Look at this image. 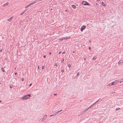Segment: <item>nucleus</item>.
Returning <instances> with one entry per match:
<instances>
[{
  "mask_svg": "<svg viewBox=\"0 0 123 123\" xmlns=\"http://www.w3.org/2000/svg\"><path fill=\"white\" fill-rule=\"evenodd\" d=\"M59 54H61V52L60 51L59 52Z\"/></svg>",
  "mask_w": 123,
  "mask_h": 123,
  "instance_id": "37998d69",
  "label": "nucleus"
},
{
  "mask_svg": "<svg viewBox=\"0 0 123 123\" xmlns=\"http://www.w3.org/2000/svg\"><path fill=\"white\" fill-rule=\"evenodd\" d=\"M15 75H16L17 74V73H15Z\"/></svg>",
  "mask_w": 123,
  "mask_h": 123,
  "instance_id": "4c0bfd02",
  "label": "nucleus"
},
{
  "mask_svg": "<svg viewBox=\"0 0 123 123\" xmlns=\"http://www.w3.org/2000/svg\"><path fill=\"white\" fill-rule=\"evenodd\" d=\"M100 100V99H98V100L97 101H96L95 103H96L99 100Z\"/></svg>",
  "mask_w": 123,
  "mask_h": 123,
  "instance_id": "72a5a7b5",
  "label": "nucleus"
},
{
  "mask_svg": "<svg viewBox=\"0 0 123 123\" xmlns=\"http://www.w3.org/2000/svg\"><path fill=\"white\" fill-rule=\"evenodd\" d=\"M13 16H12V17H10V18H9L8 19V20L9 22H10V21H11L12 19L13 18Z\"/></svg>",
  "mask_w": 123,
  "mask_h": 123,
  "instance_id": "0eeeda50",
  "label": "nucleus"
},
{
  "mask_svg": "<svg viewBox=\"0 0 123 123\" xmlns=\"http://www.w3.org/2000/svg\"><path fill=\"white\" fill-rule=\"evenodd\" d=\"M43 121H44V120H43V119L41 121L42 122H43Z\"/></svg>",
  "mask_w": 123,
  "mask_h": 123,
  "instance_id": "c03bdc74",
  "label": "nucleus"
},
{
  "mask_svg": "<svg viewBox=\"0 0 123 123\" xmlns=\"http://www.w3.org/2000/svg\"><path fill=\"white\" fill-rule=\"evenodd\" d=\"M44 68V66H43L42 67V69H43V68Z\"/></svg>",
  "mask_w": 123,
  "mask_h": 123,
  "instance_id": "cd10ccee",
  "label": "nucleus"
},
{
  "mask_svg": "<svg viewBox=\"0 0 123 123\" xmlns=\"http://www.w3.org/2000/svg\"><path fill=\"white\" fill-rule=\"evenodd\" d=\"M114 93V92H113V93Z\"/></svg>",
  "mask_w": 123,
  "mask_h": 123,
  "instance_id": "3c124183",
  "label": "nucleus"
},
{
  "mask_svg": "<svg viewBox=\"0 0 123 123\" xmlns=\"http://www.w3.org/2000/svg\"><path fill=\"white\" fill-rule=\"evenodd\" d=\"M79 74V73H78L77 74V76H78Z\"/></svg>",
  "mask_w": 123,
  "mask_h": 123,
  "instance_id": "7c9ffc66",
  "label": "nucleus"
},
{
  "mask_svg": "<svg viewBox=\"0 0 123 123\" xmlns=\"http://www.w3.org/2000/svg\"><path fill=\"white\" fill-rule=\"evenodd\" d=\"M44 57L45 58V55L44 56Z\"/></svg>",
  "mask_w": 123,
  "mask_h": 123,
  "instance_id": "a18cd8bd",
  "label": "nucleus"
},
{
  "mask_svg": "<svg viewBox=\"0 0 123 123\" xmlns=\"http://www.w3.org/2000/svg\"><path fill=\"white\" fill-rule=\"evenodd\" d=\"M89 49L90 50L91 49V47H89Z\"/></svg>",
  "mask_w": 123,
  "mask_h": 123,
  "instance_id": "a19ab883",
  "label": "nucleus"
},
{
  "mask_svg": "<svg viewBox=\"0 0 123 123\" xmlns=\"http://www.w3.org/2000/svg\"><path fill=\"white\" fill-rule=\"evenodd\" d=\"M96 59V56H94L93 58V60H95Z\"/></svg>",
  "mask_w": 123,
  "mask_h": 123,
  "instance_id": "6ab92c4d",
  "label": "nucleus"
},
{
  "mask_svg": "<svg viewBox=\"0 0 123 123\" xmlns=\"http://www.w3.org/2000/svg\"><path fill=\"white\" fill-rule=\"evenodd\" d=\"M91 107V106H89L88 107L87 109H86L85 111H84L81 112V114H84L85 112H86V111L89 109H90Z\"/></svg>",
  "mask_w": 123,
  "mask_h": 123,
  "instance_id": "7ed1b4c3",
  "label": "nucleus"
},
{
  "mask_svg": "<svg viewBox=\"0 0 123 123\" xmlns=\"http://www.w3.org/2000/svg\"><path fill=\"white\" fill-rule=\"evenodd\" d=\"M64 70L63 69H62L61 70V71L62 72H64Z\"/></svg>",
  "mask_w": 123,
  "mask_h": 123,
  "instance_id": "473e14b6",
  "label": "nucleus"
},
{
  "mask_svg": "<svg viewBox=\"0 0 123 123\" xmlns=\"http://www.w3.org/2000/svg\"><path fill=\"white\" fill-rule=\"evenodd\" d=\"M64 59H62V60L61 62H63V61H64Z\"/></svg>",
  "mask_w": 123,
  "mask_h": 123,
  "instance_id": "bb28decb",
  "label": "nucleus"
},
{
  "mask_svg": "<svg viewBox=\"0 0 123 123\" xmlns=\"http://www.w3.org/2000/svg\"><path fill=\"white\" fill-rule=\"evenodd\" d=\"M68 38H64V39H61V40L62 41V40H63V39H68Z\"/></svg>",
  "mask_w": 123,
  "mask_h": 123,
  "instance_id": "c85d7f7f",
  "label": "nucleus"
},
{
  "mask_svg": "<svg viewBox=\"0 0 123 123\" xmlns=\"http://www.w3.org/2000/svg\"><path fill=\"white\" fill-rule=\"evenodd\" d=\"M118 82L119 81L117 80H116L114 81L113 82H112L111 83L112 85H115L117 83V82Z\"/></svg>",
  "mask_w": 123,
  "mask_h": 123,
  "instance_id": "20e7f679",
  "label": "nucleus"
},
{
  "mask_svg": "<svg viewBox=\"0 0 123 123\" xmlns=\"http://www.w3.org/2000/svg\"><path fill=\"white\" fill-rule=\"evenodd\" d=\"M56 115V113H55L53 114H52L50 116V117H52V116H55V115Z\"/></svg>",
  "mask_w": 123,
  "mask_h": 123,
  "instance_id": "ddd939ff",
  "label": "nucleus"
},
{
  "mask_svg": "<svg viewBox=\"0 0 123 123\" xmlns=\"http://www.w3.org/2000/svg\"><path fill=\"white\" fill-rule=\"evenodd\" d=\"M24 79L23 78H21V80L22 81H24Z\"/></svg>",
  "mask_w": 123,
  "mask_h": 123,
  "instance_id": "5701e85b",
  "label": "nucleus"
},
{
  "mask_svg": "<svg viewBox=\"0 0 123 123\" xmlns=\"http://www.w3.org/2000/svg\"><path fill=\"white\" fill-rule=\"evenodd\" d=\"M47 115H46L44 116L43 117V120H45L47 117Z\"/></svg>",
  "mask_w": 123,
  "mask_h": 123,
  "instance_id": "423d86ee",
  "label": "nucleus"
},
{
  "mask_svg": "<svg viewBox=\"0 0 123 123\" xmlns=\"http://www.w3.org/2000/svg\"><path fill=\"white\" fill-rule=\"evenodd\" d=\"M10 87L11 88H12V86H10Z\"/></svg>",
  "mask_w": 123,
  "mask_h": 123,
  "instance_id": "79ce46f5",
  "label": "nucleus"
},
{
  "mask_svg": "<svg viewBox=\"0 0 123 123\" xmlns=\"http://www.w3.org/2000/svg\"><path fill=\"white\" fill-rule=\"evenodd\" d=\"M95 103H94L93 104H92V105H91L90 106H91V107L92 106H93V105H94V104H95Z\"/></svg>",
  "mask_w": 123,
  "mask_h": 123,
  "instance_id": "4be33fe9",
  "label": "nucleus"
},
{
  "mask_svg": "<svg viewBox=\"0 0 123 123\" xmlns=\"http://www.w3.org/2000/svg\"><path fill=\"white\" fill-rule=\"evenodd\" d=\"M42 0H35V1H34V3H37L38 2V1H41Z\"/></svg>",
  "mask_w": 123,
  "mask_h": 123,
  "instance_id": "9b49d317",
  "label": "nucleus"
},
{
  "mask_svg": "<svg viewBox=\"0 0 123 123\" xmlns=\"http://www.w3.org/2000/svg\"><path fill=\"white\" fill-rule=\"evenodd\" d=\"M49 54L50 55H51V52H50L49 53Z\"/></svg>",
  "mask_w": 123,
  "mask_h": 123,
  "instance_id": "58836bf2",
  "label": "nucleus"
},
{
  "mask_svg": "<svg viewBox=\"0 0 123 123\" xmlns=\"http://www.w3.org/2000/svg\"><path fill=\"white\" fill-rule=\"evenodd\" d=\"M89 43H91V40H89Z\"/></svg>",
  "mask_w": 123,
  "mask_h": 123,
  "instance_id": "f704fd0d",
  "label": "nucleus"
},
{
  "mask_svg": "<svg viewBox=\"0 0 123 123\" xmlns=\"http://www.w3.org/2000/svg\"><path fill=\"white\" fill-rule=\"evenodd\" d=\"M123 63V61L122 60L120 61H119L118 62V64H120L121 63Z\"/></svg>",
  "mask_w": 123,
  "mask_h": 123,
  "instance_id": "1a4fd4ad",
  "label": "nucleus"
},
{
  "mask_svg": "<svg viewBox=\"0 0 123 123\" xmlns=\"http://www.w3.org/2000/svg\"><path fill=\"white\" fill-rule=\"evenodd\" d=\"M73 53H74V51H73Z\"/></svg>",
  "mask_w": 123,
  "mask_h": 123,
  "instance_id": "09e8293b",
  "label": "nucleus"
},
{
  "mask_svg": "<svg viewBox=\"0 0 123 123\" xmlns=\"http://www.w3.org/2000/svg\"><path fill=\"white\" fill-rule=\"evenodd\" d=\"M51 10H52V8H51Z\"/></svg>",
  "mask_w": 123,
  "mask_h": 123,
  "instance_id": "8fccbe9b",
  "label": "nucleus"
},
{
  "mask_svg": "<svg viewBox=\"0 0 123 123\" xmlns=\"http://www.w3.org/2000/svg\"><path fill=\"white\" fill-rule=\"evenodd\" d=\"M65 11L66 12H67V10H65Z\"/></svg>",
  "mask_w": 123,
  "mask_h": 123,
  "instance_id": "49530a36",
  "label": "nucleus"
},
{
  "mask_svg": "<svg viewBox=\"0 0 123 123\" xmlns=\"http://www.w3.org/2000/svg\"><path fill=\"white\" fill-rule=\"evenodd\" d=\"M102 5L103 6H105V4L104 3V2H102Z\"/></svg>",
  "mask_w": 123,
  "mask_h": 123,
  "instance_id": "aec40b11",
  "label": "nucleus"
},
{
  "mask_svg": "<svg viewBox=\"0 0 123 123\" xmlns=\"http://www.w3.org/2000/svg\"><path fill=\"white\" fill-rule=\"evenodd\" d=\"M120 109V108H117L116 109V111H117L118 110H119Z\"/></svg>",
  "mask_w": 123,
  "mask_h": 123,
  "instance_id": "412c9836",
  "label": "nucleus"
},
{
  "mask_svg": "<svg viewBox=\"0 0 123 123\" xmlns=\"http://www.w3.org/2000/svg\"><path fill=\"white\" fill-rule=\"evenodd\" d=\"M1 102V101H0V102Z\"/></svg>",
  "mask_w": 123,
  "mask_h": 123,
  "instance_id": "864d4df0",
  "label": "nucleus"
},
{
  "mask_svg": "<svg viewBox=\"0 0 123 123\" xmlns=\"http://www.w3.org/2000/svg\"><path fill=\"white\" fill-rule=\"evenodd\" d=\"M97 1H98L99 0H96Z\"/></svg>",
  "mask_w": 123,
  "mask_h": 123,
  "instance_id": "603ef678",
  "label": "nucleus"
},
{
  "mask_svg": "<svg viewBox=\"0 0 123 123\" xmlns=\"http://www.w3.org/2000/svg\"><path fill=\"white\" fill-rule=\"evenodd\" d=\"M1 70L3 72H5V70H4L3 68H1Z\"/></svg>",
  "mask_w": 123,
  "mask_h": 123,
  "instance_id": "a211bd4d",
  "label": "nucleus"
},
{
  "mask_svg": "<svg viewBox=\"0 0 123 123\" xmlns=\"http://www.w3.org/2000/svg\"><path fill=\"white\" fill-rule=\"evenodd\" d=\"M30 6V4H29L28 5H27V6H26L25 7V8H28Z\"/></svg>",
  "mask_w": 123,
  "mask_h": 123,
  "instance_id": "4468645a",
  "label": "nucleus"
},
{
  "mask_svg": "<svg viewBox=\"0 0 123 123\" xmlns=\"http://www.w3.org/2000/svg\"><path fill=\"white\" fill-rule=\"evenodd\" d=\"M65 53V52L64 51L62 52V54H64Z\"/></svg>",
  "mask_w": 123,
  "mask_h": 123,
  "instance_id": "c9c22d12",
  "label": "nucleus"
},
{
  "mask_svg": "<svg viewBox=\"0 0 123 123\" xmlns=\"http://www.w3.org/2000/svg\"><path fill=\"white\" fill-rule=\"evenodd\" d=\"M8 4H9L8 2H7V3H5L3 5V6L4 7V6H7L8 5Z\"/></svg>",
  "mask_w": 123,
  "mask_h": 123,
  "instance_id": "6e6552de",
  "label": "nucleus"
},
{
  "mask_svg": "<svg viewBox=\"0 0 123 123\" xmlns=\"http://www.w3.org/2000/svg\"><path fill=\"white\" fill-rule=\"evenodd\" d=\"M71 6L74 9H75L76 8V6L74 5H71Z\"/></svg>",
  "mask_w": 123,
  "mask_h": 123,
  "instance_id": "f8f14e48",
  "label": "nucleus"
},
{
  "mask_svg": "<svg viewBox=\"0 0 123 123\" xmlns=\"http://www.w3.org/2000/svg\"><path fill=\"white\" fill-rule=\"evenodd\" d=\"M86 28V26L85 25H83L80 28V30L82 31L84 29Z\"/></svg>",
  "mask_w": 123,
  "mask_h": 123,
  "instance_id": "39448f33",
  "label": "nucleus"
},
{
  "mask_svg": "<svg viewBox=\"0 0 123 123\" xmlns=\"http://www.w3.org/2000/svg\"><path fill=\"white\" fill-rule=\"evenodd\" d=\"M84 60H85V59H84Z\"/></svg>",
  "mask_w": 123,
  "mask_h": 123,
  "instance_id": "5fc2aeb1",
  "label": "nucleus"
},
{
  "mask_svg": "<svg viewBox=\"0 0 123 123\" xmlns=\"http://www.w3.org/2000/svg\"><path fill=\"white\" fill-rule=\"evenodd\" d=\"M31 84L29 86H31Z\"/></svg>",
  "mask_w": 123,
  "mask_h": 123,
  "instance_id": "de8ad7c7",
  "label": "nucleus"
},
{
  "mask_svg": "<svg viewBox=\"0 0 123 123\" xmlns=\"http://www.w3.org/2000/svg\"><path fill=\"white\" fill-rule=\"evenodd\" d=\"M62 111V110H61L60 111H57L56 112H55V113H56H56H57V114L58 113H59L61 111Z\"/></svg>",
  "mask_w": 123,
  "mask_h": 123,
  "instance_id": "9d476101",
  "label": "nucleus"
},
{
  "mask_svg": "<svg viewBox=\"0 0 123 123\" xmlns=\"http://www.w3.org/2000/svg\"><path fill=\"white\" fill-rule=\"evenodd\" d=\"M71 66V65L70 64H69L68 67H70Z\"/></svg>",
  "mask_w": 123,
  "mask_h": 123,
  "instance_id": "a878e982",
  "label": "nucleus"
},
{
  "mask_svg": "<svg viewBox=\"0 0 123 123\" xmlns=\"http://www.w3.org/2000/svg\"><path fill=\"white\" fill-rule=\"evenodd\" d=\"M31 97V95L28 94V95H26L23 96L22 98V100H25L26 99H28Z\"/></svg>",
  "mask_w": 123,
  "mask_h": 123,
  "instance_id": "f257e3e1",
  "label": "nucleus"
},
{
  "mask_svg": "<svg viewBox=\"0 0 123 123\" xmlns=\"http://www.w3.org/2000/svg\"><path fill=\"white\" fill-rule=\"evenodd\" d=\"M82 4L84 5H87L90 6V4L88 3H87L86 1H83L82 2Z\"/></svg>",
  "mask_w": 123,
  "mask_h": 123,
  "instance_id": "f03ea898",
  "label": "nucleus"
},
{
  "mask_svg": "<svg viewBox=\"0 0 123 123\" xmlns=\"http://www.w3.org/2000/svg\"><path fill=\"white\" fill-rule=\"evenodd\" d=\"M37 68H38V69H39V66H38V67H37Z\"/></svg>",
  "mask_w": 123,
  "mask_h": 123,
  "instance_id": "e433bc0d",
  "label": "nucleus"
},
{
  "mask_svg": "<svg viewBox=\"0 0 123 123\" xmlns=\"http://www.w3.org/2000/svg\"><path fill=\"white\" fill-rule=\"evenodd\" d=\"M0 84H1V83H0Z\"/></svg>",
  "mask_w": 123,
  "mask_h": 123,
  "instance_id": "6e6d98bb",
  "label": "nucleus"
},
{
  "mask_svg": "<svg viewBox=\"0 0 123 123\" xmlns=\"http://www.w3.org/2000/svg\"><path fill=\"white\" fill-rule=\"evenodd\" d=\"M24 12H23L22 13H21L20 15H23V14H24Z\"/></svg>",
  "mask_w": 123,
  "mask_h": 123,
  "instance_id": "2f4dec72",
  "label": "nucleus"
},
{
  "mask_svg": "<svg viewBox=\"0 0 123 123\" xmlns=\"http://www.w3.org/2000/svg\"><path fill=\"white\" fill-rule=\"evenodd\" d=\"M35 4V3H34V2H33L31 3V4H30V6H31V5H33Z\"/></svg>",
  "mask_w": 123,
  "mask_h": 123,
  "instance_id": "2eb2a0df",
  "label": "nucleus"
},
{
  "mask_svg": "<svg viewBox=\"0 0 123 123\" xmlns=\"http://www.w3.org/2000/svg\"><path fill=\"white\" fill-rule=\"evenodd\" d=\"M123 82V78L120 81V83H121Z\"/></svg>",
  "mask_w": 123,
  "mask_h": 123,
  "instance_id": "dca6fc26",
  "label": "nucleus"
},
{
  "mask_svg": "<svg viewBox=\"0 0 123 123\" xmlns=\"http://www.w3.org/2000/svg\"><path fill=\"white\" fill-rule=\"evenodd\" d=\"M2 48H0V52H2Z\"/></svg>",
  "mask_w": 123,
  "mask_h": 123,
  "instance_id": "b1692460",
  "label": "nucleus"
},
{
  "mask_svg": "<svg viewBox=\"0 0 123 123\" xmlns=\"http://www.w3.org/2000/svg\"><path fill=\"white\" fill-rule=\"evenodd\" d=\"M27 9H26L25 10L24 12H24V13H25L27 11Z\"/></svg>",
  "mask_w": 123,
  "mask_h": 123,
  "instance_id": "393cba45",
  "label": "nucleus"
},
{
  "mask_svg": "<svg viewBox=\"0 0 123 123\" xmlns=\"http://www.w3.org/2000/svg\"><path fill=\"white\" fill-rule=\"evenodd\" d=\"M112 85H113L112 84V83H110L108 85V86H110Z\"/></svg>",
  "mask_w": 123,
  "mask_h": 123,
  "instance_id": "f3484780",
  "label": "nucleus"
},
{
  "mask_svg": "<svg viewBox=\"0 0 123 123\" xmlns=\"http://www.w3.org/2000/svg\"><path fill=\"white\" fill-rule=\"evenodd\" d=\"M55 66H57V64L56 63H55Z\"/></svg>",
  "mask_w": 123,
  "mask_h": 123,
  "instance_id": "c756f323",
  "label": "nucleus"
},
{
  "mask_svg": "<svg viewBox=\"0 0 123 123\" xmlns=\"http://www.w3.org/2000/svg\"><path fill=\"white\" fill-rule=\"evenodd\" d=\"M57 95V94H54V95Z\"/></svg>",
  "mask_w": 123,
  "mask_h": 123,
  "instance_id": "ea45409f",
  "label": "nucleus"
}]
</instances>
